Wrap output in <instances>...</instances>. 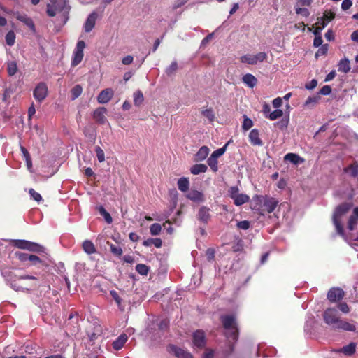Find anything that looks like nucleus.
I'll return each instance as SVG.
<instances>
[{
  "label": "nucleus",
  "mask_w": 358,
  "mask_h": 358,
  "mask_svg": "<svg viewBox=\"0 0 358 358\" xmlns=\"http://www.w3.org/2000/svg\"><path fill=\"white\" fill-rule=\"evenodd\" d=\"M70 9L67 0H50V3L47 4L46 12L52 17L58 14L57 20H60V24L64 25L69 18Z\"/></svg>",
  "instance_id": "obj_1"
},
{
  "label": "nucleus",
  "mask_w": 358,
  "mask_h": 358,
  "mask_svg": "<svg viewBox=\"0 0 358 358\" xmlns=\"http://www.w3.org/2000/svg\"><path fill=\"white\" fill-rule=\"evenodd\" d=\"M355 138L358 141V135L352 133H347V131L343 127L337 128L333 136L330 138V149L332 150H343L348 148V143L351 141V138Z\"/></svg>",
  "instance_id": "obj_2"
},
{
  "label": "nucleus",
  "mask_w": 358,
  "mask_h": 358,
  "mask_svg": "<svg viewBox=\"0 0 358 358\" xmlns=\"http://www.w3.org/2000/svg\"><path fill=\"white\" fill-rule=\"evenodd\" d=\"M252 200V209L262 215L273 212L278 204L275 199L268 196H255Z\"/></svg>",
  "instance_id": "obj_3"
},
{
  "label": "nucleus",
  "mask_w": 358,
  "mask_h": 358,
  "mask_svg": "<svg viewBox=\"0 0 358 358\" xmlns=\"http://www.w3.org/2000/svg\"><path fill=\"white\" fill-rule=\"evenodd\" d=\"M48 158H35L33 162L31 158H26V164L30 172H37L38 174L48 173L52 175L55 169L50 166Z\"/></svg>",
  "instance_id": "obj_4"
},
{
  "label": "nucleus",
  "mask_w": 358,
  "mask_h": 358,
  "mask_svg": "<svg viewBox=\"0 0 358 358\" xmlns=\"http://www.w3.org/2000/svg\"><path fill=\"white\" fill-rule=\"evenodd\" d=\"M352 205L350 203H342L336 208L333 215V222L336 227V231L345 241H348V238L344 234V231L341 224V218L349 211Z\"/></svg>",
  "instance_id": "obj_5"
},
{
  "label": "nucleus",
  "mask_w": 358,
  "mask_h": 358,
  "mask_svg": "<svg viewBox=\"0 0 358 358\" xmlns=\"http://www.w3.org/2000/svg\"><path fill=\"white\" fill-rule=\"evenodd\" d=\"M221 320L227 330L228 339L236 341L238 338V329L235 317L232 315H225L222 316Z\"/></svg>",
  "instance_id": "obj_6"
},
{
  "label": "nucleus",
  "mask_w": 358,
  "mask_h": 358,
  "mask_svg": "<svg viewBox=\"0 0 358 358\" xmlns=\"http://www.w3.org/2000/svg\"><path fill=\"white\" fill-rule=\"evenodd\" d=\"M11 242L13 246L19 249L38 253L45 252V248L35 242L21 239L12 240Z\"/></svg>",
  "instance_id": "obj_7"
},
{
  "label": "nucleus",
  "mask_w": 358,
  "mask_h": 358,
  "mask_svg": "<svg viewBox=\"0 0 358 358\" xmlns=\"http://www.w3.org/2000/svg\"><path fill=\"white\" fill-rule=\"evenodd\" d=\"M323 318L325 323L335 329L341 319L338 310L334 308H327L323 313Z\"/></svg>",
  "instance_id": "obj_8"
},
{
  "label": "nucleus",
  "mask_w": 358,
  "mask_h": 358,
  "mask_svg": "<svg viewBox=\"0 0 358 358\" xmlns=\"http://www.w3.org/2000/svg\"><path fill=\"white\" fill-rule=\"evenodd\" d=\"M228 193L231 199H233L236 206H239L247 203L250 198L247 194L239 193V189L237 186L231 187Z\"/></svg>",
  "instance_id": "obj_9"
},
{
  "label": "nucleus",
  "mask_w": 358,
  "mask_h": 358,
  "mask_svg": "<svg viewBox=\"0 0 358 358\" xmlns=\"http://www.w3.org/2000/svg\"><path fill=\"white\" fill-rule=\"evenodd\" d=\"M267 58L266 53L264 52H259L256 55L246 54L241 57L240 60L242 63H245L250 65L257 64L258 62H262Z\"/></svg>",
  "instance_id": "obj_10"
},
{
  "label": "nucleus",
  "mask_w": 358,
  "mask_h": 358,
  "mask_svg": "<svg viewBox=\"0 0 358 358\" xmlns=\"http://www.w3.org/2000/svg\"><path fill=\"white\" fill-rule=\"evenodd\" d=\"M85 48V43L83 41H79L76 46L73 53V58L71 61V66H76L78 65L83 59V50Z\"/></svg>",
  "instance_id": "obj_11"
},
{
  "label": "nucleus",
  "mask_w": 358,
  "mask_h": 358,
  "mask_svg": "<svg viewBox=\"0 0 358 358\" xmlns=\"http://www.w3.org/2000/svg\"><path fill=\"white\" fill-rule=\"evenodd\" d=\"M33 95L37 101L42 102L48 95L47 85L43 82L39 83L34 90Z\"/></svg>",
  "instance_id": "obj_12"
},
{
  "label": "nucleus",
  "mask_w": 358,
  "mask_h": 358,
  "mask_svg": "<svg viewBox=\"0 0 358 358\" xmlns=\"http://www.w3.org/2000/svg\"><path fill=\"white\" fill-rule=\"evenodd\" d=\"M334 18V14L331 12H324L323 17L322 18L317 19V24H319L318 27H316L315 31H316V33L320 34L323 29L326 27L327 24L331 21Z\"/></svg>",
  "instance_id": "obj_13"
},
{
  "label": "nucleus",
  "mask_w": 358,
  "mask_h": 358,
  "mask_svg": "<svg viewBox=\"0 0 358 358\" xmlns=\"http://www.w3.org/2000/svg\"><path fill=\"white\" fill-rule=\"evenodd\" d=\"M14 16L16 17L17 20L20 21L27 27H28L33 32L36 31L34 23L32 19L29 17L27 15L20 13V12H16L14 13Z\"/></svg>",
  "instance_id": "obj_14"
},
{
  "label": "nucleus",
  "mask_w": 358,
  "mask_h": 358,
  "mask_svg": "<svg viewBox=\"0 0 358 358\" xmlns=\"http://www.w3.org/2000/svg\"><path fill=\"white\" fill-rule=\"evenodd\" d=\"M344 296V292L342 289L338 287H334L330 289L327 294V299L331 302H336L343 299Z\"/></svg>",
  "instance_id": "obj_15"
},
{
  "label": "nucleus",
  "mask_w": 358,
  "mask_h": 358,
  "mask_svg": "<svg viewBox=\"0 0 358 358\" xmlns=\"http://www.w3.org/2000/svg\"><path fill=\"white\" fill-rule=\"evenodd\" d=\"M193 344L194 346L198 348H202L206 344V339L204 332L201 330H197L193 334Z\"/></svg>",
  "instance_id": "obj_16"
},
{
  "label": "nucleus",
  "mask_w": 358,
  "mask_h": 358,
  "mask_svg": "<svg viewBox=\"0 0 358 358\" xmlns=\"http://www.w3.org/2000/svg\"><path fill=\"white\" fill-rule=\"evenodd\" d=\"M114 92L111 88H106L102 90L97 96L99 103H107L113 96Z\"/></svg>",
  "instance_id": "obj_17"
},
{
  "label": "nucleus",
  "mask_w": 358,
  "mask_h": 358,
  "mask_svg": "<svg viewBox=\"0 0 358 358\" xmlns=\"http://www.w3.org/2000/svg\"><path fill=\"white\" fill-rule=\"evenodd\" d=\"M96 19L97 13L95 11L89 15L84 24V29L85 32H90L93 29L95 26Z\"/></svg>",
  "instance_id": "obj_18"
},
{
  "label": "nucleus",
  "mask_w": 358,
  "mask_h": 358,
  "mask_svg": "<svg viewBox=\"0 0 358 358\" xmlns=\"http://www.w3.org/2000/svg\"><path fill=\"white\" fill-rule=\"evenodd\" d=\"M106 109L103 107H100L96 109L93 113L94 119L100 124H104L106 122L105 114Z\"/></svg>",
  "instance_id": "obj_19"
},
{
  "label": "nucleus",
  "mask_w": 358,
  "mask_h": 358,
  "mask_svg": "<svg viewBox=\"0 0 358 358\" xmlns=\"http://www.w3.org/2000/svg\"><path fill=\"white\" fill-rule=\"evenodd\" d=\"M171 350L178 358H193L192 354L182 348L171 346Z\"/></svg>",
  "instance_id": "obj_20"
},
{
  "label": "nucleus",
  "mask_w": 358,
  "mask_h": 358,
  "mask_svg": "<svg viewBox=\"0 0 358 358\" xmlns=\"http://www.w3.org/2000/svg\"><path fill=\"white\" fill-rule=\"evenodd\" d=\"M128 340V336L126 334H120L116 340H115L113 343V347L115 350H121L124 345Z\"/></svg>",
  "instance_id": "obj_21"
},
{
  "label": "nucleus",
  "mask_w": 358,
  "mask_h": 358,
  "mask_svg": "<svg viewBox=\"0 0 358 358\" xmlns=\"http://www.w3.org/2000/svg\"><path fill=\"white\" fill-rule=\"evenodd\" d=\"M358 223V207L355 208L353 210L352 215L350 217L348 220V228L350 231L355 229Z\"/></svg>",
  "instance_id": "obj_22"
},
{
  "label": "nucleus",
  "mask_w": 358,
  "mask_h": 358,
  "mask_svg": "<svg viewBox=\"0 0 358 358\" xmlns=\"http://www.w3.org/2000/svg\"><path fill=\"white\" fill-rule=\"evenodd\" d=\"M249 139L250 143L254 145H261L262 144V141L259 138V131L257 129H253L250 131Z\"/></svg>",
  "instance_id": "obj_23"
},
{
  "label": "nucleus",
  "mask_w": 358,
  "mask_h": 358,
  "mask_svg": "<svg viewBox=\"0 0 358 358\" xmlns=\"http://www.w3.org/2000/svg\"><path fill=\"white\" fill-rule=\"evenodd\" d=\"M243 83L250 88H253L257 83V79L251 73H246L242 78Z\"/></svg>",
  "instance_id": "obj_24"
},
{
  "label": "nucleus",
  "mask_w": 358,
  "mask_h": 358,
  "mask_svg": "<svg viewBox=\"0 0 358 358\" xmlns=\"http://www.w3.org/2000/svg\"><path fill=\"white\" fill-rule=\"evenodd\" d=\"M187 197L194 202H202L204 201L203 194L197 190H191Z\"/></svg>",
  "instance_id": "obj_25"
},
{
  "label": "nucleus",
  "mask_w": 358,
  "mask_h": 358,
  "mask_svg": "<svg viewBox=\"0 0 358 358\" xmlns=\"http://www.w3.org/2000/svg\"><path fill=\"white\" fill-rule=\"evenodd\" d=\"M209 208L206 206H202L199 211L198 218L200 221L207 222L210 219Z\"/></svg>",
  "instance_id": "obj_26"
},
{
  "label": "nucleus",
  "mask_w": 358,
  "mask_h": 358,
  "mask_svg": "<svg viewBox=\"0 0 358 358\" xmlns=\"http://www.w3.org/2000/svg\"><path fill=\"white\" fill-rule=\"evenodd\" d=\"M335 329H341L348 331H355L356 330V327L353 324L342 320L338 322V324L336 325Z\"/></svg>",
  "instance_id": "obj_27"
},
{
  "label": "nucleus",
  "mask_w": 358,
  "mask_h": 358,
  "mask_svg": "<svg viewBox=\"0 0 358 358\" xmlns=\"http://www.w3.org/2000/svg\"><path fill=\"white\" fill-rule=\"evenodd\" d=\"M355 350H356V344L355 343H350V344L340 348L337 351L339 352H343L345 355L350 356L355 353Z\"/></svg>",
  "instance_id": "obj_28"
},
{
  "label": "nucleus",
  "mask_w": 358,
  "mask_h": 358,
  "mask_svg": "<svg viewBox=\"0 0 358 358\" xmlns=\"http://www.w3.org/2000/svg\"><path fill=\"white\" fill-rule=\"evenodd\" d=\"M350 70V61L347 58L340 60L338 64V71L343 73H348Z\"/></svg>",
  "instance_id": "obj_29"
},
{
  "label": "nucleus",
  "mask_w": 358,
  "mask_h": 358,
  "mask_svg": "<svg viewBox=\"0 0 358 358\" xmlns=\"http://www.w3.org/2000/svg\"><path fill=\"white\" fill-rule=\"evenodd\" d=\"M83 249L88 255H92L96 252V248L94 243L89 240H85L83 243Z\"/></svg>",
  "instance_id": "obj_30"
},
{
  "label": "nucleus",
  "mask_w": 358,
  "mask_h": 358,
  "mask_svg": "<svg viewBox=\"0 0 358 358\" xmlns=\"http://www.w3.org/2000/svg\"><path fill=\"white\" fill-rule=\"evenodd\" d=\"M178 187L181 192H185L188 190L189 187V181L187 178L182 177L178 180Z\"/></svg>",
  "instance_id": "obj_31"
},
{
  "label": "nucleus",
  "mask_w": 358,
  "mask_h": 358,
  "mask_svg": "<svg viewBox=\"0 0 358 358\" xmlns=\"http://www.w3.org/2000/svg\"><path fill=\"white\" fill-rule=\"evenodd\" d=\"M303 161V158H283V163L285 165H289L291 164L293 167L302 164Z\"/></svg>",
  "instance_id": "obj_32"
},
{
  "label": "nucleus",
  "mask_w": 358,
  "mask_h": 358,
  "mask_svg": "<svg viewBox=\"0 0 358 358\" xmlns=\"http://www.w3.org/2000/svg\"><path fill=\"white\" fill-rule=\"evenodd\" d=\"M345 172L353 177L358 176V163L355 162L345 169Z\"/></svg>",
  "instance_id": "obj_33"
},
{
  "label": "nucleus",
  "mask_w": 358,
  "mask_h": 358,
  "mask_svg": "<svg viewBox=\"0 0 358 358\" xmlns=\"http://www.w3.org/2000/svg\"><path fill=\"white\" fill-rule=\"evenodd\" d=\"M143 245L150 246L154 245L156 248H159L162 245V241L160 238H148L143 242Z\"/></svg>",
  "instance_id": "obj_34"
},
{
  "label": "nucleus",
  "mask_w": 358,
  "mask_h": 358,
  "mask_svg": "<svg viewBox=\"0 0 358 358\" xmlns=\"http://www.w3.org/2000/svg\"><path fill=\"white\" fill-rule=\"evenodd\" d=\"M207 166L204 164H196L191 168V173L194 175H197L206 172Z\"/></svg>",
  "instance_id": "obj_35"
},
{
  "label": "nucleus",
  "mask_w": 358,
  "mask_h": 358,
  "mask_svg": "<svg viewBox=\"0 0 358 358\" xmlns=\"http://www.w3.org/2000/svg\"><path fill=\"white\" fill-rule=\"evenodd\" d=\"M178 69V63L176 61H173L171 64L166 67L165 73L168 76L173 75Z\"/></svg>",
  "instance_id": "obj_36"
},
{
  "label": "nucleus",
  "mask_w": 358,
  "mask_h": 358,
  "mask_svg": "<svg viewBox=\"0 0 358 358\" xmlns=\"http://www.w3.org/2000/svg\"><path fill=\"white\" fill-rule=\"evenodd\" d=\"M15 34L13 31H9L5 37L6 44L9 46H12L15 42Z\"/></svg>",
  "instance_id": "obj_37"
},
{
  "label": "nucleus",
  "mask_w": 358,
  "mask_h": 358,
  "mask_svg": "<svg viewBox=\"0 0 358 358\" xmlns=\"http://www.w3.org/2000/svg\"><path fill=\"white\" fill-rule=\"evenodd\" d=\"M283 112L280 109H275L274 111L271 112L268 115H266V118L271 120H275L278 118H280L282 116Z\"/></svg>",
  "instance_id": "obj_38"
},
{
  "label": "nucleus",
  "mask_w": 358,
  "mask_h": 358,
  "mask_svg": "<svg viewBox=\"0 0 358 358\" xmlns=\"http://www.w3.org/2000/svg\"><path fill=\"white\" fill-rule=\"evenodd\" d=\"M82 91H83V89L80 85H75L71 90L72 100H75L78 96H80L82 93Z\"/></svg>",
  "instance_id": "obj_39"
},
{
  "label": "nucleus",
  "mask_w": 358,
  "mask_h": 358,
  "mask_svg": "<svg viewBox=\"0 0 358 358\" xmlns=\"http://www.w3.org/2000/svg\"><path fill=\"white\" fill-rule=\"evenodd\" d=\"M320 99V96L318 94L316 95L310 96L308 97V99H306V101L304 103V106H313L318 102Z\"/></svg>",
  "instance_id": "obj_40"
},
{
  "label": "nucleus",
  "mask_w": 358,
  "mask_h": 358,
  "mask_svg": "<svg viewBox=\"0 0 358 358\" xmlns=\"http://www.w3.org/2000/svg\"><path fill=\"white\" fill-rule=\"evenodd\" d=\"M99 213L104 217L106 222L108 224H110L112 222L113 219L110 216V215L106 210V209L103 206H99L98 208Z\"/></svg>",
  "instance_id": "obj_41"
},
{
  "label": "nucleus",
  "mask_w": 358,
  "mask_h": 358,
  "mask_svg": "<svg viewBox=\"0 0 358 358\" xmlns=\"http://www.w3.org/2000/svg\"><path fill=\"white\" fill-rule=\"evenodd\" d=\"M17 71V63L14 61L8 63V73L9 76H14Z\"/></svg>",
  "instance_id": "obj_42"
},
{
  "label": "nucleus",
  "mask_w": 358,
  "mask_h": 358,
  "mask_svg": "<svg viewBox=\"0 0 358 358\" xmlns=\"http://www.w3.org/2000/svg\"><path fill=\"white\" fill-rule=\"evenodd\" d=\"M17 279L18 280H31L32 282L27 285L29 287H35L36 286V277L33 276V275H20L19 277H17Z\"/></svg>",
  "instance_id": "obj_43"
},
{
  "label": "nucleus",
  "mask_w": 358,
  "mask_h": 358,
  "mask_svg": "<svg viewBox=\"0 0 358 358\" xmlns=\"http://www.w3.org/2000/svg\"><path fill=\"white\" fill-rule=\"evenodd\" d=\"M244 120L242 124V129L243 131L249 130L253 126V122L246 115H243Z\"/></svg>",
  "instance_id": "obj_44"
},
{
  "label": "nucleus",
  "mask_w": 358,
  "mask_h": 358,
  "mask_svg": "<svg viewBox=\"0 0 358 358\" xmlns=\"http://www.w3.org/2000/svg\"><path fill=\"white\" fill-rule=\"evenodd\" d=\"M143 101V95L141 91H137L134 94V103L136 106H139Z\"/></svg>",
  "instance_id": "obj_45"
},
{
  "label": "nucleus",
  "mask_w": 358,
  "mask_h": 358,
  "mask_svg": "<svg viewBox=\"0 0 358 358\" xmlns=\"http://www.w3.org/2000/svg\"><path fill=\"white\" fill-rule=\"evenodd\" d=\"M162 230V227L158 223H154L150 227V231L152 236L158 235Z\"/></svg>",
  "instance_id": "obj_46"
},
{
  "label": "nucleus",
  "mask_w": 358,
  "mask_h": 358,
  "mask_svg": "<svg viewBox=\"0 0 358 358\" xmlns=\"http://www.w3.org/2000/svg\"><path fill=\"white\" fill-rule=\"evenodd\" d=\"M313 33L315 36V38L313 41V45L317 48L320 47V45H322V42H323L321 33L317 34L316 33V31H315V30L313 31Z\"/></svg>",
  "instance_id": "obj_47"
},
{
  "label": "nucleus",
  "mask_w": 358,
  "mask_h": 358,
  "mask_svg": "<svg viewBox=\"0 0 358 358\" xmlns=\"http://www.w3.org/2000/svg\"><path fill=\"white\" fill-rule=\"evenodd\" d=\"M136 271L141 275H146L148 273V267L145 264H138L136 266Z\"/></svg>",
  "instance_id": "obj_48"
},
{
  "label": "nucleus",
  "mask_w": 358,
  "mask_h": 358,
  "mask_svg": "<svg viewBox=\"0 0 358 358\" xmlns=\"http://www.w3.org/2000/svg\"><path fill=\"white\" fill-rule=\"evenodd\" d=\"M202 115L208 119L210 122H213L215 119V114L212 108L206 109L202 111Z\"/></svg>",
  "instance_id": "obj_49"
},
{
  "label": "nucleus",
  "mask_w": 358,
  "mask_h": 358,
  "mask_svg": "<svg viewBox=\"0 0 358 358\" xmlns=\"http://www.w3.org/2000/svg\"><path fill=\"white\" fill-rule=\"evenodd\" d=\"M210 149L207 146H202L196 152V157H208Z\"/></svg>",
  "instance_id": "obj_50"
},
{
  "label": "nucleus",
  "mask_w": 358,
  "mask_h": 358,
  "mask_svg": "<svg viewBox=\"0 0 358 358\" xmlns=\"http://www.w3.org/2000/svg\"><path fill=\"white\" fill-rule=\"evenodd\" d=\"M295 11H296V14L301 15H302L303 17H308L309 15H310L309 10L307 8H301V7H299V6H296L295 7Z\"/></svg>",
  "instance_id": "obj_51"
},
{
  "label": "nucleus",
  "mask_w": 358,
  "mask_h": 358,
  "mask_svg": "<svg viewBox=\"0 0 358 358\" xmlns=\"http://www.w3.org/2000/svg\"><path fill=\"white\" fill-rule=\"evenodd\" d=\"M110 294L113 299L115 300V301L117 303L118 307L122 309V299L118 295L117 292L115 290H111L110 292Z\"/></svg>",
  "instance_id": "obj_52"
},
{
  "label": "nucleus",
  "mask_w": 358,
  "mask_h": 358,
  "mask_svg": "<svg viewBox=\"0 0 358 358\" xmlns=\"http://www.w3.org/2000/svg\"><path fill=\"white\" fill-rule=\"evenodd\" d=\"M328 51V45H322L320 46L318 50L315 53V57H318L319 56L325 55Z\"/></svg>",
  "instance_id": "obj_53"
},
{
  "label": "nucleus",
  "mask_w": 358,
  "mask_h": 358,
  "mask_svg": "<svg viewBox=\"0 0 358 358\" xmlns=\"http://www.w3.org/2000/svg\"><path fill=\"white\" fill-rule=\"evenodd\" d=\"M110 251L113 255L118 256V257L122 255V249L121 248V247L113 245V244H110Z\"/></svg>",
  "instance_id": "obj_54"
},
{
  "label": "nucleus",
  "mask_w": 358,
  "mask_h": 358,
  "mask_svg": "<svg viewBox=\"0 0 358 358\" xmlns=\"http://www.w3.org/2000/svg\"><path fill=\"white\" fill-rule=\"evenodd\" d=\"M288 124H289V119L283 118L280 121H278L276 123H275V125L280 129H284L287 127Z\"/></svg>",
  "instance_id": "obj_55"
},
{
  "label": "nucleus",
  "mask_w": 358,
  "mask_h": 358,
  "mask_svg": "<svg viewBox=\"0 0 358 358\" xmlns=\"http://www.w3.org/2000/svg\"><path fill=\"white\" fill-rule=\"evenodd\" d=\"M15 257L22 262H24L27 260H29V255L27 253H24L21 252H15Z\"/></svg>",
  "instance_id": "obj_56"
},
{
  "label": "nucleus",
  "mask_w": 358,
  "mask_h": 358,
  "mask_svg": "<svg viewBox=\"0 0 358 358\" xmlns=\"http://www.w3.org/2000/svg\"><path fill=\"white\" fill-rule=\"evenodd\" d=\"M227 144L215 150L210 157H221L226 151Z\"/></svg>",
  "instance_id": "obj_57"
},
{
  "label": "nucleus",
  "mask_w": 358,
  "mask_h": 358,
  "mask_svg": "<svg viewBox=\"0 0 358 358\" xmlns=\"http://www.w3.org/2000/svg\"><path fill=\"white\" fill-rule=\"evenodd\" d=\"M208 164L211 169L214 171L217 170V158H208Z\"/></svg>",
  "instance_id": "obj_58"
},
{
  "label": "nucleus",
  "mask_w": 358,
  "mask_h": 358,
  "mask_svg": "<svg viewBox=\"0 0 358 358\" xmlns=\"http://www.w3.org/2000/svg\"><path fill=\"white\" fill-rule=\"evenodd\" d=\"M331 86L329 85H324L323 86L320 90V92L318 93V94H322V95H329L331 93Z\"/></svg>",
  "instance_id": "obj_59"
},
{
  "label": "nucleus",
  "mask_w": 358,
  "mask_h": 358,
  "mask_svg": "<svg viewBox=\"0 0 358 358\" xmlns=\"http://www.w3.org/2000/svg\"><path fill=\"white\" fill-rule=\"evenodd\" d=\"M29 194L31 196L33 199H34L36 201H41L42 200V196L41 194L38 192H36L34 189H29Z\"/></svg>",
  "instance_id": "obj_60"
},
{
  "label": "nucleus",
  "mask_w": 358,
  "mask_h": 358,
  "mask_svg": "<svg viewBox=\"0 0 358 358\" xmlns=\"http://www.w3.org/2000/svg\"><path fill=\"white\" fill-rule=\"evenodd\" d=\"M338 308L343 313L346 314L350 312V307L345 302L339 303Z\"/></svg>",
  "instance_id": "obj_61"
},
{
  "label": "nucleus",
  "mask_w": 358,
  "mask_h": 358,
  "mask_svg": "<svg viewBox=\"0 0 358 358\" xmlns=\"http://www.w3.org/2000/svg\"><path fill=\"white\" fill-rule=\"evenodd\" d=\"M237 227L243 230H246L250 227V222L247 220L240 221L237 222Z\"/></svg>",
  "instance_id": "obj_62"
},
{
  "label": "nucleus",
  "mask_w": 358,
  "mask_h": 358,
  "mask_svg": "<svg viewBox=\"0 0 358 358\" xmlns=\"http://www.w3.org/2000/svg\"><path fill=\"white\" fill-rule=\"evenodd\" d=\"M317 85V80L316 79H313L310 83H306L305 85V88L308 90H312L316 87Z\"/></svg>",
  "instance_id": "obj_63"
},
{
  "label": "nucleus",
  "mask_w": 358,
  "mask_h": 358,
  "mask_svg": "<svg viewBox=\"0 0 358 358\" xmlns=\"http://www.w3.org/2000/svg\"><path fill=\"white\" fill-rule=\"evenodd\" d=\"M213 357H214V351L210 349H206L202 356V358H213Z\"/></svg>",
  "instance_id": "obj_64"
}]
</instances>
